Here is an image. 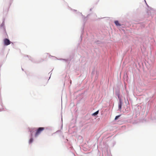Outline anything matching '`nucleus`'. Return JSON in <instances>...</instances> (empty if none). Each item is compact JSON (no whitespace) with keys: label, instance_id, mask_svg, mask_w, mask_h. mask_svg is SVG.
<instances>
[{"label":"nucleus","instance_id":"nucleus-1","mask_svg":"<svg viewBox=\"0 0 156 156\" xmlns=\"http://www.w3.org/2000/svg\"><path fill=\"white\" fill-rule=\"evenodd\" d=\"M45 129L44 127H39L36 128L35 129V132L34 135V137H37Z\"/></svg>","mask_w":156,"mask_h":156},{"label":"nucleus","instance_id":"nucleus-26","mask_svg":"<svg viewBox=\"0 0 156 156\" xmlns=\"http://www.w3.org/2000/svg\"><path fill=\"white\" fill-rule=\"evenodd\" d=\"M115 95L116 96H117V89H115Z\"/></svg>","mask_w":156,"mask_h":156},{"label":"nucleus","instance_id":"nucleus-25","mask_svg":"<svg viewBox=\"0 0 156 156\" xmlns=\"http://www.w3.org/2000/svg\"><path fill=\"white\" fill-rule=\"evenodd\" d=\"M52 57H54V58H56L57 60H63V58H59V59H58L55 56H51Z\"/></svg>","mask_w":156,"mask_h":156},{"label":"nucleus","instance_id":"nucleus-5","mask_svg":"<svg viewBox=\"0 0 156 156\" xmlns=\"http://www.w3.org/2000/svg\"><path fill=\"white\" fill-rule=\"evenodd\" d=\"M68 144V146H66L67 148L70 151L73 152L74 151V149L71 143H69Z\"/></svg>","mask_w":156,"mask_h":156},{"label":"nucleus","instance_id":"nucleus-15","mask_svg":"<svg viewBox=\"0 0 156 156\" xmlns=\"http://www.w3.org/2000/svg\"><path fill=\"white\" fill-rule=\"evenodd\" d=\"M45 129L50 131H51L54 129V128L52 127H48L45 128Z\"/></svg>","mask_w":156,"mask_h":156},{"label":"nucleus","instance_id":"nucleus-41","mask_svg":"<svg viewBox=\"0 0 156 156\" xmlns=\"http://www.w3.org/2000/svg\"><path fill=\"white\" fill-rule=\"evenodd\" d=\"M61 116H62L61 119H62V115Z\"/></svg>","mask_w":156,"mask_h":156},{"label":"nucleus","instance_id":"nucleus-36","mask_svg":"<svg viewBox=\"0 0 156 156\" xmlns=\"http://www.w3.org/2000/svg\"><path fill=\"white\" fill-rule=\"evenodd\" d=\"M116 142H114V143H113V145H115L116 144Z\"/></svg>","mask_w":156,"mask_h":156},{"label":"nucleus","instance_id":"nucleus-12","mask_svg":"<svg viewBox=\"0 0 156 156\" xmlns=\"http://www.w3.org/2000/svg\"><path fill=\"white\" fill-rule=\"evenodd\" d=\"M94 43L97 44H103V42L99 40H97L94 41Z\"/></svg>","mask_w":156,"mask_h":156},{"label":"nucleus","instance_id":"nucleus-27","mask_svg":"<svg viewBox=\"0 0 156 156\" xmlns=\"http://www.w3.org/2000/svg\"><path fill=\"white\" fill-rule=\"evenodd\" d=\"M114 23H115V26L117 27V20H115L114 21Z\"/></svg>","mask_w":156,"mask_h":156},{"label":"nucleus","instance_id":"nucleus-42","mask_svg":"<svg viewBox=\"0 0 156 156\" xmlns=\"http://www.w3.org/2000/svg\"><path fill=\"white\" fill-rule=\"evenodd\" d=\"M64 2H65V1L64 0H62Z\"/></svg>","mask_w":156,"mask_h":156},{"label":"nucleus","instance_id":"nucleus-43","mask_svg":"<svg viewBox=\"0 0 156 156\" xmlns=\"http://www.w3.org/2000/svg\"><path fill=\"white\" fill-rule=\"evenodd\" d=\"M99 156H100V155H99Z\"/></svg>","mask_w":156,"mask_h":156},{"label":"nucleus","instance_id":"nucleus-20","mask_svg":"<svg viewBox=\"0 0 156 156\" xmlns=\"http://www.w3.org/2000/svg\"><path fill=\"white\" fill-rule=\"evenodd\" d=\"M13 1V0H10L9 1V6L8 8V9L9 10V8H10V6L11 5V4Z\"/></svg>","mask_w":156,"mask_h":156},{"label":"nucleus","instance_id":"nucleus-40","mask_svg":"<svg viewBox=\"0 0 156 156\" xmlns=\"http://www.w3.org/2000/svg\"><path fill=\"white\" fill-rule=\"evenodd\" d=\"M55 133H52V135H53V134H55Z\"/></svg>","mask_w":156,"mask_h":156},{"label":"nucleus","instance_id":"nucleus-35","mask_svg":"<svg viewBox=\"0 0 156 156\" xmlns=\"http://www.w3.org/2000/svg\"><path fill=\"white\" fill-rule=\"evenodd\" d=\"M92 8H90V11H92Z\"/></svg>","mask_w":156,"mask_h":156},{"label":"nucleus","instance_id":"nucleus-31","mask_svg":"<svg viewBox=\"0 0 156 156\" xmlns=\"http://www.w3.org/2000/svg\"><path fill=\"white\" fill-rule=\"evenodd\" d=\"M28 58H29V60H30V59L32 58L31 56H29V57H28Z\"/></svg>","mask_w":156,"mask_h":156},{"label":"nucleus","instance_id":"nucleus-4","mask_svg":"<svg viewBox=\"0 0 156 156\" xmlns=\"http://www.w3.org/2000/svg\"><path fill=\"white\" fill-rule=\"evenodd\" d=\"M44 59H41L40 60H36L35 59H34L33 58H32L30 59V61L34 63H41V62H42L44 61Z\"/></svg>","mask_w":156,"mask_h":156},{"label":"nucleus","instance_id":"nucleus-23","mask_svg":"<svg viewBox=\"0 0 156 156\" xmlns=\"http://www.w3.org/2000/svg\"><path fill=\"white\" fill-rule=\"evenodd\" d=\"M76 13L78 15H81V16H82V13L79 12H76Z\"/></svg>","mask_w":156,"mask_h":156},{"label":"nucleus","instance_id":"nucleus-9","mask_svg":"<svg viewBox=\"0 0 156 156\" xmlns=\"http://www.w3.org/2000/svg\"><path fill=\"white\" fill-rule=\"evenodd\" d=\"M99 110H98L95 112L91 114V115L92 116L94 117H96L99 113Z\"/></svg>","mask_w":156,"mask_h":156},{"label":"nucleus","instance_id":"nucleus-3","mask_svg":"<svg viewBox=\"0 0 156 156\" xmlns=\"http://www.w3.org/2000/svg\"><path fill=\"white\" fill-rule=\"evenodd\" d=\"M29 132H30L29 136H33L34 133V132H35V129H36V128L34 127L31 128H28Z\"/></svg>","mask_w":156,"mask_h":156},{"label":"nucleus","instance_id":"nucleus-21","mask_svg":"<svg viewBox=\"0 0 156 156\" xmlns=\"http://www.w3.org/2000/svg\"><path fill=\"white\" fill-rule=\"evenodd\" d=\"M62 61H65L67 63L69 64V62H68V60L67 58V59L63 58Z\"/></svg>","mask_w":156,"mask_h":156},{"label":"nucleus","instance_id":"nucleus-7","mask_svg":"<svg viewBox=\"0 0 156 156\" xmlns=\"http://www.w3.org/2000/svg\"><path fill=\"white\" fill-rule=\"evenodd\" d=\"M74 56V54L73 53H71L69 56V57L67 58L68 60V62H69V63H70V61L73 58Z\"/></svg>","mask_w":156,"mask_h":156},{"label":"nucleus","instance_id":"nucleus-28","mask_svg":"<svg viewBox=\"0 0 156 156\" xmlns=\"http://www.w3.org/2000/svg\"><path fill=\"white\" fill-rule=\"evenodd\" d=\"M83 36H80V42H81L82 41V39H83Z\"/></svg>","mask_w":156,"mask_h":156},{"label":"nucleus","instance_id":"nucleus-44","mask_svg":"<svg viewBox=\"0 0 156 156\" xmlns=\"http://www.w3.org/2000/svg\"><path fill=\"white\" fill-rule=\"evenodd\" d=\"M109 156H112V155H111V156H109Z\"/></svg>","mask_w":156,"mask_h":156},{"label":"nucleus","instance_id":"nucleus-16","mask_svg":"<svg viewBox=\"0 0 156 156\" xmlns=\"http://www.w3.org/2000/svg\"><path fill=\"white\" fill-rule=\"evenodd\" d=\"M84 27H83V26H82V27H81L82 30H81L80 36H81L83 37V34H84Z\"/></svg>","mask_w":156,"mask_h":156},{"label":"nucleus","instance_id":"nucleus-30","mask_svg":"<svg viewBox=\"0 0 156 156\" xmlns=\"http://www.w3.org/2000/svg\"><path fill=\"white\" fill-rule=\"evenodd\" d=\"M114 120H115V121H116V120H117V115H116L115 116V119H114Z\"/></svg>","mask_w":156,"mask_h":156},{"label":"nucleus","instance_id":"nucleus-14","mask_svg":"<svg viewBox=\"0 0 156 156\" xmlns=\"http://www.w3.org/2000/svg\"><path fill=\"white\" fill-rule=\"evenodd\" d=\"M99 73L97 71H96V75L95 77V81H96L98 77Z\"/></svg>","mask_w":156,"mask_h":156},{"label":"nucleus","instance_id":"nucleus-37","mask_svg":"<svg viewBox=\"0 0 156 156\" xmlns=\"http://www.w3.org/2000/svg\"><path fill=\"white\" fill-rule=\"evenodd\" d=\"M22 71H24V69L22 68Z\"/></svg>","mask_w":156,"mask_h":156},{"label":"nucleus","instance_id":"nucleus-8","mask_svg":"<svg viewBox=\"0 0 156 156\" xmlns=\"http://www.w3.org/2000/svg\"><path fill=\"white\" fill-rule=\"evenodd\" d=\"M5 20L4 19H3L2 22L0 26V28H2L3 30H4V28L5 29Z\"/></svg>","mask_w":156,"mask_h":156},{"label":"nucleus","instance_id":"nucleus-13","mask_svg":"<svg viewBox=\"0 0 156 156\" xmlns=\"http://www.w3.org/2000/svg\"><path fill=\"white\" fill-rule=\"evenodd\" d=\"M122 104V102L121 100H119V109L120 110L121 108V107Z\"/></svg>","mask_w":156,"mask_h":156},{"label":"nucleus","instance_id":"nucleus-6","mask_svg":"<svg viewBox=\"0 0 156 156\" xmlns=\"http://www.w3.org/2000/svg\"><path fill=\"white\" fill-rule=\"evenodd\" d=\"M82 16V18L83 19V23L82 25V26L83 27H84L85 25V23H86L88 19H87L86 16H85L82 15L81 16Z\"/></svg>","mask_w":156,"mask_h":156},{"label":"nucleus","instance_id":"nucleus-22","mask_svg":"<svg viewBox=\"0 0 156 156\" xmlns=\"http://www.w3.org/2000/svg\"><path fill=\"white\" fill-rule=\"evenodd\" d=\"M52 71V70H51L50 72L48 73V74H50V76H49V79H48V81H47V82H48V80L50 79V78H51V74H52V73H51V71Z\"/></svg>","mask_w":156,"mask_h":156},{"label":"nucleus","instance_id":"nucleus-19","mask_svg":"<svg viewBox=\"0 0 156 156\" xmlns=\"http://www.w3.org/2000/svg\"><path fill=\"white\" fill-rule=\"evenodd\" d=\"M5 47H3L2 50H1V53H0V54L1 55H3V54H4V51H5Z\"/></svg>","mask_w":156,"mask_h":156},{"label":"nucleus","instance_id":"nucleus-24","mask_svg":"<svg viewBox=\"0 0 156 156\" xmlns=\"http://www.w3.org/2000/svg\"><path fill=\"white\" fill-rule=\"evenodd\" d=\"M68 7L69 8V9H70V10H73V11H74L75 12H77V10H75V9H72L70 7H69V6H68Z\"/></svg>","mask_w":156,"mask_h":156},{"label":"nucleus","instance_id":"nucleus-32","mask_svg":"<svg viewBox=\"0 0 156 156\" xmlns=\"http://www.w3.org/2000/svg\"><path fill=\"white\" fill-rule=\"evenodd\" d=\"M24 56L25 57H27L28 58V57H29V55H24Z\"/></svg>","mask_w":156,"mask_h":156},{"label":"nucleus","instance_id":"nucleus-39","mask_svg":"<svg viewBox=\"0 0 156 156\" xmlns=\"http://www.w3.org/2000/svg\"><path fill=\"white\" fill-rule=\"evenodd\" d=\"M117 25H118V26L120 25H119V24L118 23Z\"/></svg>","mask_w":156,"mask_h":156},{"label":"nucleus","instance_id":"nucleus-17","mask_svg":"<svg viewBox=\"0 0 156 156\" xmlns=\"http://www.w3.org/2000/svg\"><path fill=\"white\" fill-rule=\"evenodd\" d=\"M64 142L66 144V146H68V143H70V142L67 139H66L65 140Z\"/></svg>","mask_w":156,"mask_h":156},{"label":"nucleus","instance_id":"nucleus-33","mask_svg":"<svg viewBox=\"0 0 156 156\" xmlns=\"http://www.w3.org/2000/svg\"><path fill=\"white\" fill-rule=\"evenodd\" d=\"M4 108H3L2 109L0 108V112H1L3 110Z\"/></svg>","mask_w":156,"mask_h":156},{"label":"nucleus","instance_id":"nucleus-11","mask_svg":"<svg viewBox=\"0 0 156 156\" xmlns=\"http://www.w3.org/2000/svg\"><path fill=\"white\" fill-rule=\"evenodd\" d=\"M3 35L5 36V37H8V35L7 34V33L6 32V29L4 28V30H3Z\"/></svg>","mask_w":156,"mask_h":156},{"label":"nucleus","instance_id":"nucleus-18","mask_svg":"<svg viewBox=\"0 0 156 156\" xmlns=\"http://www.w3.org/2000/svg\"><path fill=\"white\" fill-rule=\"evenodd\" d=\"M95 68H94L92 70V71L91 73V75L92 76H93L95 74Z\"/></svg>","mask_w":156,"mask_h":156},{"label":"nucleus","instance_id":"nucleus-10","mask_svg":"<svg viewBox=\"0 0 156 156\" xmlns=\"http://www.w3.org/2000/svg\"><path fill=\"white\" fill-rule=\"evenodd\" d=\"M29 139L28 141V143L29 144H32L34 141L33 136H29Z\"/></svg>","mask_w":156,"mask_h":156},{"label":"nucleus","instance_id":"nucleus-2","mask_svg":"<svg viewBox=\"0 0 156 156\" xmlns=\"http://www.w3.org/2000/svg\"><path fill=\"white\" fill-rule=\"evenodd\" d=\"M3 45L4 46H7L12 43L13 44V43L12 42L9 40L8 37L4 38L3 40Z\"/></svg>","mask_w":156,"mask_h":156},{"label":"nucleus","instance_id":"nucleus-34","mask_svg":"<svg viewBox=\"0 0 156 156\" xmlns=\"http://www.w3.org/2000/svg\"><path fill=\"white\" fill-rule=\"evenodd\" d=\"M62 126H63V125H62H62L61 126V128L62 129Z\"/></svg>","mask_w":156,"mask_h":156},{"label":"nucleus","instance_id":"nucleus-38","mask_svg":"<svg viewBox=\"0 0 156 156\" xmlns=\"http://www.w3.org/2000/svg\"><path fill=\"white\" fill-rule=\"evenodd\" d=\"M120 115H118V116H117V117H118V118H119V117L120 116Z\"/></svg>","mask_w":156,"mask_h":156},{"label":"nucleus","instance_id":"nucleus-29","mask_svg":"<svg viewBox=\"0 0 156 156\" xmlns=\"http://www.w3.org/2000/svg\"><path fill=\"white\" fill-rule=\"evenodd\" d=\"M90 14H90V13L88 14L87 15V16H86V18H87H87H88V17H89V16H90Z\"/></svg>","mask_w":156,"mask_h":156}]
</instances>
